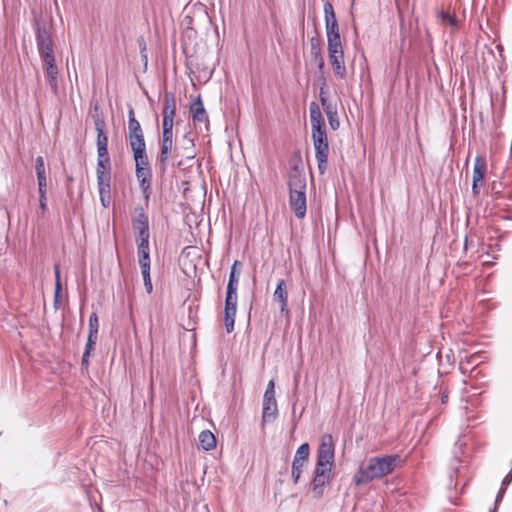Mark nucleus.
<instances>
[{
  "label": "nucleus",
  "instance_id": "47",
  "mask_svg": "<svg viewBox=\"0 0 512 512\" xmlns=\"http://www.w3.org/2000/svg\"><path fill=\"white\" fill-rule=\"evenodd\" d=\"M54 271H55V283H58V281H61L60 280V268H59L58 264H55Z\"/></svg>",
  "mask_w": 512,
  "mask_h": 512
},
{
  "label": "nucleus",
  "instance_id": "35",
  "mask_svg": "<svg viewBox=\"0 0 512 512\" xmlns=\"http://www.w3.org/2000/svg\"><path fill=\"white\" fill-rule=\"evenodd\" d=\"M439 17L443 20V21H447L451 26L455 27L457 26V18L456 16L454 15H451L445 11H440L439 12Z\"/></svg>",
  "mask_w": 512,
  "mask_h": 512
},
{
  "label": "nucleus",
  "instance_id": "26",
  "mask_svg": "<svg viewBox=\"0 0 512 512\" xmlns=\"http://www.w3.org/2000/svg\"><path fill=\"white\" fill-rule=\"evenodd\" d=\"M133 229L135 232L149 229L148 217L143 210L133 220Z\"/></svg>",
  "mask_w": 512,
  "mask_h": 512
},
{
  "label": "nucleus",
  "instance_id": "50",
  "mask_svg": "<svg viewBox=\"0 0 512 512\" xmlns=\"http://www.w3.org/2000/svg\"><path fill=\"white\" fill-rule=\"evenodd\" d=\"M447 399H448V393L447 391H441V401L442 403H446L447 402Z\"/></svg>",
  "mask_w": 512,
  "mask_h": 512
},
{
  "label": "nucleus",
  "instance_id": "18",
  "mask_svg": "<svg viewBox=\"0 0 512 512\" xmlns=\"http://www.w3.org/2000/svg\"><path fill=\"white\" fill-rule=\"evenodd\" d=\"M273 298L275 301L280 303L281 312L287 311L288 292H287L286 282L284 279H280L278 281L276 289L274 291Z\"/></svg>",
  "mask_w": 512,
  "mask_h": 512
},
{
  "label": "nucleus",
  "instance_id": "14",
  "mask_svg": "<svg viewBox=\"0 0 512 512\" xmlns=\"http://www.w3.org/2000/svg\"><path fill=\"white\" fill-rule=\"evenodd\" d=\"M135 174L145 199H148L151 194V168L137 167V169H135Z\"/></svg>",
  "mask_w": 512,
  "mask_h": 512
},
{
  "label": "nucleus",
  "instance_id": "36",
  "mask_svg": "<svg viewBox=\"0 0 512 512\" xmlns=\"http://www.w3.org/2000/svg\"><path fill=\"white\" fill-rule=\"evenodd\" d=\"M35 170H36V175L46 174L44 158L42 156L36 157Z\"/></svg>",
  "mask_w": 512,
  "mask_h": 512
},
{
  "label": "nucleus",
  "instance_id": "6",
  "mask_svg": "<svg viewBox=\"0 0 512 512\" xmlns=\"http://www.w3.org/2000/svg\"><path fill=\"white\" fill-rule=\"evenodd\" d=\"M328 55L335 76L339 79H344L347 75V69L342 43L328 44Z\"/></svg>",
  "mask_w": 512,
  "mask_h": 512
},
{
  "label": "nucleus",
  "instance_id": "9",
  "mask_svg": "<svg viewBox=\"0 0 512 512\" xmlns=\"http://www.w3.org/2000/svg\"><path fill=\"white\" fill-rule=\"evenodd\" d=\"M332 468L316 466L314 477L311 482L312 492L315 498H320L324 494V488L329 485Z\"/></svg>",
  "mask_w": 512,
  "mask_h": 512
},
{
  "label": "nucleus",
  "instance_id": "1",
  "mask_svg": "<svg viewBox=\"0 0 512 512\" xmlns=\"http://www.w3.org/2000/svg\"><path fill=\"white\" fill-rule=\"evenodd\" d=\"M403 462L398 454L371 457L360 465L353 477V482L360 486L383 478L401 467Z\"/></svg>",
  "mask_w": 512,
  "mask_h": 512
},
{
  "label": "nucleus",
  "instance_id": "45",
  "mask_svg": "<svg viewBox=\"0 0 512 512\" xmlns=\"http://www.w3.org/2000/svg\"><path fill=\"white\" fill-rule=\"evenodd\" d=\"M271 401V400H276L275 398V391H268V390H265V393H264V396H263V401Z\"/></svg>",
  "mask_w": 512,
  "mask_h": 512
},
{
  "label": "nucleus",
  "instance_id": "39",
  "mask_svg": "<svg viewBox=\"0 0 512 512\" xmlns=\"http://www.w3.org/2000/svg\"><path fill=\"white\" fill-rule=\"evenodd\" d=\"M37 181H38L39 192H46V189H47L46 174L37 175Z\"/></svg>",
  "mask_w": 512,
  "mask_h": 512
},
{
  "label": "nucleus",
  "instance_id": "2",
  "mask_svg": "<svg viewBox=\"0 0 512 512\" xmlns=\"http://www.w3.org/2000/svg\"><path fill=\"white\" fill-rule=\"evenodd\" d=\"M309 110L312 140L315 149V157L318 163V171L323 175L328 168L329 155V144L325 131V123L319 106L315 102L311 103Z\"/></svg>",
  "mask_w": 512,
  "mask_h": 512
},
{
  "label": "nucleus",
  "instance_id": "20",
  "mask_svg": "<svg viewBox=\"0 0 512 512\" xmlns=\"http://www.w3.org/2000/svg\"><path fill=\"white\" fill-rule=\"evenodd\" d=\"M190 111L192 113V117L194 121H198L200 123H204L208 120L207 112L204 108L203 102L201 100V97L198 96L195 98L191 105H190Z\"/></svg>",
  "mask_w": 512,
  "mask_h": 512
},
{
  "label": "nucleus",
  "instance_id": "33",
  "mask_svg": "<svg viewBox=\"0 0 512 512\" xmlns=\"http://www.w3.org/2000/svg\"><path fill=\"white\" fill-rule=\"evenodd\" d=\"M321 105L323 107V110H324L326 116L337 113L336 105L333 104L332 102H330L328 99H322Z\"/></svg>",
  "mask_w": 512,
  "mask_h": 512
},
{
  "label": "nucleus",
  "instance_id": "40",
  "mask_svg": "<svg viewBox=\"0 0 512 512\" xmlns=\"http://www.w3.org/2000/svg\"><path fill=\"white\" fill-rule=\"evenodd\" d=\"M39 206H40L42 214H44L47 210L46 192H39Z\"/></svg>",
  "mask_w": 512,
  "mask_h": 512
},
{
  "label": "nucleus",
  "instance_id": "41",
  "mask_svg": "<svg viewBox=\"0 0 512 512\" xmlns=\"http://www.w3.org/2000/svg\"><path fill=\"white\" fill-rule=\"evenodd\" d=\"M174 117L163 115V130H173Z\"/></svg>",
  "mask_w": 512,
  "mask_h": 512
},
{
  "label": "nucleus",
  "instance_id": "42",
  "mask_svg": "<svg viewBox=\"0 0 512 512\" xmlns=\"http://www.w3.org/2000/svg\"><path fill=\"white\" fill-rule=\"evenodd\" d=\"M161 141L173 143V130H163Z\"/></svg>",
  "mask_w": 512,
  "mask_h": 512
},
{
  "label": "nucleus",
  "instance_id": "46",
  "mask_svg": "<svg viewBox=\"0 0 512 512\" xmlns=\"http://www.w3.org/2000/svg\"><path fill=\"white\" fill-rule=\"evenodd\" d=\"M326 85L325 79L322 78V86L320 88L319 98L320 102L322 103V99H328L326 96V92L324 91V86Z\"/></svg>",
  "mask_w": 512,
  "mask_h": 512
},
{
  "label": "nucleus",
  "instance_id": "43",
  "mask_svg": "<svg viewBox=\"0 0 512 512\" xmlns=\"http://www.w3.org/2000/svg\"><path fill=\"white\" fill-rule=\"evenodd\" d=\"M138 44H139V47H140V53H141V56L145 59V61L147 62V55H146V44H145V41L143 39V37H140L138 39Z\"/></svg>",
  "mask_w": 512,
  "mask_h": 512
},
{
  "label": "nucleus",
  "instance_id": "24",
  "mask_svg": "<svg viewBox=\"0 0 512 512\" xmlns=\"http://www.w3.org/2000/svg\"><path fill=\"white\" fill-rule=\"evenodd\" d=\"M176 99L173 93L166 92L164 95L163 115L175 117Z\"/></svg>",
  "mask_w": 512,
  "mask_h": 512
},
{
  "label": "nucleus",
  "instance_id": "15",
  "mask_svg": "<svg viewBox=\"0 0 512 512\" xmlns=\"http://www.w3.org/2000/svg\"><path fill=\"white\" fill-rule=\"evenodd\" d=\"M289 204L297 218L305 217L307 211L306 194H289Z\"/></svg>",
  "mask_w": 512,
  "mask_h": 512
},
{
  "label": "nucleus",
  "instance_id": "25",
  "mask_svg": "<svg viewBox=\"0 0 512 512\" xmlns=\"http://www.w3.org/2000/svg\"><path fill=\"white\" fill-rule=\"evenodd\" d=\"M137 256L140 268L150 267V249L149 246H137Z\"/></svg>",
  "mask_w": 512,
  "mask_h": 512
},
{
  "label": "nucleus",
  "instance_id": "16",
  "mask_svg": "<svg viewBox=\"0 0 512 512\" xmlns=\"http://www.w3.org/2000/svg\"><path fill=\"white\" fill-rule=\"evenodd\" d=\"M310 54L312 57V62L317 66L319 71L323 73L325 62L322 55L320 40L316 37H312L310 39Z\"/></svg>",
  "mask_w": 512,
  "mask_h": 512
},
{
  "label": "nucleus",
  "instance_id": "4",
  "mask_svg": "<svg viewBox=\"0 0 512 512\" xmlns=\"http://www.w3.org/2000/svg\"><path fill=\"white\" fill-rule=\"evenodd\" d=\"M289 194H306V177L301 158L292 160L288 171Z\"/></svg>",
  "mask_w": 512,
  "mask_h": 512
},
{
  "label": "nucleus",
  "instance_id": "3",
  "mask_svg": "<svg viewBox=\"0 0 512 512\" xmlns=\"http://www.w3.org/2000/svg\"><path fill=\"white\" fill-rule=\"evenodd\" d=\"M35 35L37 49L41 60L44 63L46 77L51 90L56 93L58 90V67L55 63L53 40L44 25L35 23Z\"/></svg>",
  "mask_w": 512,
  "mask_h": 512
},
{
  "label": "nucleus",
  "instance_id": "51",
  "mask_svg": "<svg viewBox=\"0 0 512 512\" xmlns=\"http://www.w3.org/2000/svg\"><path fill=\"white\" fill-rule=\"evenodd\" d=\"M504 491L505 490H502V488L500 489L498 495L496 496V503L502 499Z\"/></svg>",
  "mask_w": 512,
  "mask_h": 512
},
{
  "label": "nucleus",
  "instance_id": "7",
  "mask_svg": "<svg viewBox=\"0 0 512 512\" xmlns=\"http://www.w3.org/2000/svg\"><path fill=\"white\" fill-rule=\"evenodd\" d=\"M128 139L131 149L146 147L144 133L139 121L135 118L134 109L128 111Z\"/></svg>",
  "mask_w": 512,
  "mask_h": 512
},
{
  "label": "nucleus",
  "instance_id": "38",
  "mask_svg": "<svg viewBox=\"0 0 512 512\" xmlns=\"http://www.w3.org/2000/svg\"><path fill=\"white\" fill-rule=\"evenodd\" d=\"M327 119L332 130H337L339 128L340 122L338 118V113L327 115Z\"/></svg>",
  "mask_w": 512,
  "mask_h": 512
},
{
  "label": "nucleus",
  "instance_id": "17",
  "mask_svg": "<svg viewBox=\"0 0 512 512\" xmlns=\"http://www.w3.org/2000/svg\"><path fill=\"white\" fill-rule=\"evenodd\" d=\"M241 269L242 263L239 260H235L231 267L226 293L237 294Z\"/></svg>",
  "mask_w": 512,
  "mask_h": 512
},
{
  "label": "nucleus",
  "instance_id": "10",
  "mask_svg": "<svg viewBox=\"0 0 512 512\" xmlns=\"http://www.w3.org/2000/svg\"><path fill=\"white\" fill-rule=\"evenodd\" d=\"M309 452V444L303 443L299 446L294 455L291 467V478L295 484L298 483V481L301 478L302 468L304 466V463L308 460Z\"/></svg>",
  "mask_w": 512,
  "mask_h": 512
},
{
  "label": "nucleus",
  "instance_id": "31",
  "mask_svg": "<svg viewBox=\"0 0 512 512\" xmlns=\"http://www.w3.org/2000/svg\"><path fill=\"white\" fill-rule=\"evenodd\" d=\"M96 174H97V186H98V188L110 185V181H111V174H110V172L99 171V172H96Z\"/></svg>",
  "mask_w": 512,
  "mask_h": 512
},
{
  "label": "nucleus",
  "instance_id": "5",
  "mask_svg": "<svg viewBox=\"0 0 512 512\" xmlns=\"http://www.w3.org/2000/svg\"><path fill=\"white\" fill-rule=\"evenodd\" d=\"M335 444L330 434H324L318 448L316 466L332 468L334 463Z\"/></svg>",
  "mask_w": 512,
  "mask_h": 512
},
{
  "label": "nucleus",
  "instance_id": "30",
  "mask_svg": "<svg viewBox=\"0 0 512 512\" xmlns=\"http://www.w3.org/2000/svg\"><path fill=\"white\" fill-rule=\"evenodd\" d=\"M141 274L143 276L144 286L146 291L150 294L153 291V285L150 276V267L141 268Z\"/></svg>",
  "mask_w": 512,
  "mask_h": 512
},
{
  "label": "nucleus",
  "instance_id": "8",
  "mask_svg": "<svg viewBox=\"0 0 512 512\" xmlns=\"http://www.w3.org/2000/svg\"><path fill=\"white\" fill-rule=\"evenodd\" d=\"M324 14L328 44L341 43L338 21L333 5L330 2L324 4Z\"/></svg>",
  "mask_w": 512,
  "mask_h": 512
},
{
  "label": "nucleus",
  "instance_id": "11",
  "mask_svg": "<svg viewBox=\"0 0 512 512\" xmlns=\"http://www.w3.org/2000/svg\"><path fill=\"white\" fill-rule=\"evenodd\" d=\"M237 310V294L226 293L224 322L227 333L234 330V322Z\"/></svg>",
  "mask_w": 512,
  "mask_h": 512
},
{
  "label": "nucleus",
  "instance_id": "37",
  "mask_svg": "<svg viewBox=\"0 0 512 512\" xmlns=\"http://www.w3.org/2000/svg\"><path fill=\"white\" fill-rule=\"evenodd\" d=\"M62 291V285L61 281H58V283H55V292H54V307L55 309L60 308V294Z\"/></svg>",
  "mask_w": 512,
  "mask_h": 512
},
{
  "label": "nucleus",
  "instance_id": "21",
  "mask_svg": "<svg viewBox=\"0 0 512 512\" xmlns=\"http://www.w3.org/2000/svg\"><path fill=\"white\" fill-rule=\"evenodd\" d=\"M278 415V407L276 400L263 401L262 423L273 422Z\"/></svg>",
  "mask_w": 512,
  "mask_h": 512
},
{
  "label": "nucleus",
  "instance_id": "29",
  "mask_svg": "<svg viewBox=\"0 0 512 512\" xmlns=\"http://www.w3.org/2000/svg\"><path fill=\"white\" fill-rule=\"evenodd\" d=\"M109 164H110L109 154H104V155L98 154L96 172H99V171L110 172Z\"/></svg>",
  "mask_w": 512,
  "mask_h": 512
},
{
  "label": "nucleus",
  "instance_id": "34",
  "mask_svg": "<svg viewBox=\"0 0 512 512\" xmlns=\"http://www.w3.org/2000/svg\"><path fill=\"white\" fill-rule=\"evenodd\" d=\"M96 342H97V338H93L91 335H88L87 343H86L85 350L83 353V354H85V357L90 356L91 352L94 350Z\"/></svg>",
  "mask_w": 512,
  "mask_h": 512
},
{
  "label": "nucleus",
  "instance_id": "27",
  "mask_svg": "<svg viewBox=\"0 0 512 512\" xmlns=\"http://www.w3.org/2000/svg\"><path fill=\"white\" fill-rule=\"evenodd\" d=\"M100 202L104 208H108L111 202V186L98 188Z\"/></svg>",
  "mask_w": 512,
  "mask_h": 512
},
{
  "label": "nucleus",
  "instance_id": "19",
  "mask_svg": "<svg viewBox=\"0 0 512 512\" xmlns=\"http://www.w3.org/2000/svg\"><path fill=\"white\" fill-rule=\"evenodd\" d=\"M173 149V143L161 141L160 142V153L157 158L158 166L161 173H165L167 170V164L169 157L171 156V152Z\"/></svg>",
  "mask_w": 512,
  "mask_h": 512
},
{
  "label": "nucleus",
  "instance_id": "22",
  "mask_svg": "<svg viewBox=\"0 0 512 512\" xmlns=\"http://www.w3.org/2000/svg\"><path fill=\"white\" fill-rule=\"evenodd\" d=\"M199 445L205 450L209 451L216 446V438L214 434L209 430H204L199 434Z\"/></svg>",
  "mask_w": 512,
  "mask_h": 512
},
{
  "label": "nucleus",
  "instance_id": "49",
  "mask_svg": "<svg viewBox=\"0 0 512 512\" xmlns=\"http://www.w3.org/2000/svg\"><path fill=\"white\" fill-rule=\"evenodd\" d=\"M266 390L268 391H275V383L273 380H270L267 384Z\"/></svg>",
  "mask_w": 512,
  "mask_h": 512
},
{
  "label": "nucleus",
  "instance_id": "12",
  "mask_svg": "<svg viewBox=\"0 0 512 512\" xmlns=\"http://www.w3.org/2000/svg\"><path fill=\"white\" fill-rule=\"evenodd\" d=\"M487 163L484 156H477L474 161L473 179H472V193L478 196L480 193L479 188L483 184L484 176L486 173Z\"/></svg>",
  "mask_w": 512,
  "mask_h": 512
},
{
  "label": "nucleus",
  "instance_id": "13",
  "mask_svg": "<svg viewBox=\"0 0 512 512\" xmlns=\"http://www.w3.org/2000/svg\"><path fill=\"white\" fill-rule=\"evenodd\" d=\"M94 125L97 131V153L101 155L108 154V136L104 131V119L100 116L94 117Z\"/></svg>",
  "mask_w": 512,
  "mask_h": 512
},
{
  "label": "nucleus",
  "instance_id": "48",
  "mask_svg": "<svg viewBox=\"0 0 512 512\" xmlns=\"http://www.w3.org/2000/svg\"><path fill=\"white\" fill-rule=\"evenodd\" d=\"M81 365H82V367H85V368H87L89 365V357H85V354H83V356H82Z\"/></svg>",
  "mask_w": 512,
  "mask_h": 512
},
{
  "label": "nucleus",
  "instance_id": "28",
  "mask_svg": "<svg viewBox=\"0 0 512 512\" xmlns=\"http://www.w3.org/2000/svg\"><path fill=\"white\" fill-rule=\"evenodd\" d=\"M99 318L96 312L91 313L89 317V333L93 338H98Z\"/></svg>",
  "mask_w": 512,
  "mask_h": 512
},
{
  "label": "nucleus",
  "instance_id": "32",
  "mask_svg": "<svg viewBox=\"0 0 512 512\" xmlns=\"http://www.w3.org/2000/svg\"><path fill=\"white\" fill-rule=\"evenodd\" d=\"M149 229L136 232L137 246H149Z\"/></svg>",
  "mask_w": 512,
  "mask_h": 512
},
{
  "label": "nucleus",
  "instance_id": "23",
  "mask_svg": "<svg viewBox=\"0 0 512 512\" xmlns=\"http://www.w3.org/2000/svg\"><path fill=\"white\" fill-rule=\"evenodd\" d=\"M135 161V169L137 167L151 168L146 152V147L131 149Z\"/></svg>",
  "mask_w": 512,
  "mask_h": 512
},
{
  "label": "nucleus",
  "instance_id": "44",
  "mask_svg": "<svg viewBox=\"0 0 512 512\" xmlns=\"http://www.w3.org/2000/svg\"><path fill=\"white\" fill-rule=\"evenodd\" d=\"M512 482V467H511V470L510 472L504 477L503 481H502V484H501V487H502V490H505L506 487Z\"/></svg>",
  "mask_w": 512,
  "mask_h": 512
}]
</instances>
